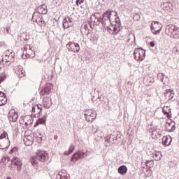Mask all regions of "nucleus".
Wrapping results in <instances>:
<instances>
[{
  "label": "nucleus",
  "mask_w": 179,
  "mask_h": 179,
  "mask_svg": "<svg viewBox=\"0 0 179 179\" xmlns=\"http://www.w3.org/2000/svg\"><path fill=\"white\" fill-rule=\"evenodd\" d=\"M25 146H31L34 141V134L31 129L26 130L23 138Z\"/></svg>",
  "instance_id": "f257e3e1"
},
{
  "label": "nucleus",
  "mask_w": 179,
  "mask_h": 179,
  "mask_svg": "<svg viewBox=\"0 0 179 179\" xmlns=\"http://www.w3.org/2000/svg\"><path fill=\"white\" fill-rule=\"evenodd\" d=\"M166 34L173 38H179V29L174 24H170L166 28Z\"/></svg>",
  "instance_id": "f03ea898"
},
{
  "label": "nucleus",
  "mask_w": 179,
  "mask_h": 179,
  "mask_svg": "<svg viewBox=\"0 0 179 179\" xmlns=\"http://www.w3.org/2000/svg\"><path fill=\"white\" fill-rule=\"evenodd\" d=\"M23 166V163L22 159L15 157L11 159V165H10V170H17V171H20L22 170V167Z\"/></svg>",
  "instance_id": "7ed1b4c3"
},
{
  "label": "nucleus",
  "mask_w": 179,
  "mask_h": 179,
  "mask_svg": "<svg viewBox=\"0 0 179 179\" xmlns=\"http://www.w3.org/2000/svg\"><path fill=\"white\" fill-rule=\"evenodd\" d=\"M36 155H37V159L39 162H47L50 158L48 152L45 150H37Z\"/></svg>",
  "instance_id": "20e7f679"
},
{
  "label": "nucleus",
  "mask_w": 179,
  "mask_h": 179,
  "mask_svg": "<svg viewBox=\"0 0 179 179\" xmlns=\"http://www.w3.org/2000/svg\"><path fill=\"white\" fill-rule=\"evenodd\" d=\"M134 59L137 61H143L145 58V50L143 48H136L134 52Z\"/></svg>",
  "instance_id": "39448f33"
},
{
  "label": "nucleus",
  "mask_w": 179,
  "mask_h": 179,
  "mask_svg": "<svg viewBox=\"0 0 179 179\" xmlns=\"http://www.w3.org/2000/svg\"><path fill=\"white\" fill-rule=\"evenodd\" d=\"M162 27L163 25L162 24V23L159 22V21H153L152 22L150 29L152 34H159Z\"/></svg>",
  "instance_id": "423d86ee"
},
{
  "label": "nucleus",
  "mask_w": 179,
  "mask_h": 179,
  "mask_svg": "<svg viewBox=\"0 0 179 179\" xmlns=\"http://www.w3.org/2000/svg\"><path fill=\"white\" fill-rule=\"evenodd\" d=\"M117 12L110 9L106 10V11L103 13V16L108 17L110 22H115L117 20Z\"/></svg>",
  "instance_id": "0eeeda50"
},
{
  "label": "nucleus",
  "mask_w": 179,
  "mask_h": 179,
  "mask_svg": "<svg viewBox=\"0 0 179 179\" xmlns=\"http://www.w3.org/2000/svg\"><path fill=\"white\" fill-rule=\"evenodd\" d=\"M43 106L41 104H35L32 106V113L36 117H40L42 115Z\"/></svg>",
  "instance_id": "6e6552de"
},
{
  "label": "nucleus",
  "mask_w": 179,
  "mask_h": 179,
  "mask_svg": "<svg viewBox=\"0 0 179 179\" xmlns=\"http://www.w3.org/2000/svg\"><path fill=\"white\" fill-rule=\"evenodd\" d=\"M66 47L69 51L73 52H78L80 49L79 43H73L72 41H69V43H67Z\"/></svg>",
  "instance_id": "1a4fd4ad"
},
{
  "label": "nucleus",
  "mask_w": 179,
  "mask_h": 179,
  "mask_svg": "<svg viewBox=\"0 0 179 179\" xmlns=\"http://www.w3.org/2000/svg\"><path fill=\"white\" fill-rule=\"evenodd\" d=\"M85 158V152H82V150H78L77 152H75V154L73 155V156L71 158V162H76L78 160H80V159Z\"/></svg>",
  "instance_id": "9d476101"
},
{
  "label": "nucleus",
  "mask_w": 179,
  "mask_h": 179,
  "mask_svg": "<svg viewBox=\"0 0 179 179\" xmlns=\"http://www.w3.org/2000/svg\"><path fill=\"white\" fill-rule=\"evenodd\" d=\"M8 120L12 122H15L18 120V113L15 110V109H10L9 111Z\"/></svg>",
  "instance_id": "9b49d317"
},
{
  "label": "nucleus",
  "mask_w": 179,
  "mask_h": 179,
  "mask_svg": "<svg viewBox=\"0 0 179 179\" xmlns=\"http://www.w3.org/2000/svg\"><path fill=\"white\" fill-rule=\"evenodd\" d=\"M85 117L87 122H92L96 117V113L94 110H92V109L90 110H86L85 113Z\"/></svg>",
  "instance_id": "f8f14e48"
},
{
  "label": "nucleus",
  "mask_w": 179,
  "mask_h": 179,
  "mask_svg": "<svg viewBox=\"0 0 179 179\" xmlns=\"http://www.w3.org/2000/svg\"><path fill=\"white\" fill-rule=\"evenodd\" d=\"M52 87V84L50 83H47L45 87H43V89H42V90L40 92V95L41 96H43L44 95L46 94H50V92H51V89Z\"/></svg>",
  "instance_id": "ddd939ff"
},
{
  "label": "nucleus",
  "mask_w": 179,
  "mask_h": 179,
  "mask_svg": "<svg viewBox=\"0 0 179 179\" xmlns=\"http://www.w3.org/2000/svg\"><path fill=\"white\" fill-rule=\"evenodd\" d=\"M29 162L31 163L32 166L35 168V169H39L40 165L38 163V159L37 158V155L30 157Z\"/></svg>",
  "instance_id": "4468645a"
},
{
  "label": "nucleus",
  "mask_w": 179,
  "mask_h": 179,
  "mask_svg": "<svg viewBox=\"0 0 179 179\" xmlns=\"http://www.w3.org/2000/svg\"><path fill=\"white\" fill-rule=\"evenodd\" d=\"M24 50H26V54L28 55L29 57L35 56L36 52L33 46H31L30 45H27L24 47Z\"/></svg>",
  "instance_id": "2eb2a0df"
},
{
  "label": "nucleus",
  "mask_w": 179,
  "mask_h": 179,
  "mask_svg": "<svg viewBox=\"0 0 179 179\" xmlns=\"http://www.w3.org/2000/svg\"><path fill=\"white\" fill-rule=\"evenodd\" d=\"M171 141L172 138L171 136H164L162 138V144L166 147L170 146Z\"/></svg>",
  "instance_id": "dca6fc26"
},
{
  "label": "nucleus",
  "mask_w": 179,
  "mask_h": 179,
  "mask_svg": "<svg viewBox=\"0 0 179 179\" xmlns=\"http://www.w3.org/2000/svg\"><path fill=\"white\" fill-rule=\"evenodd\" d=\"M102 26L109 32V34H113L115 33V27H113V25H110L108 27V25H107L106 22H102Z\"/></svg>",
  "instance_id": "f3484780"
},
{
  "label": "nucleus",
  "mask_w": 179,
  "mask_h": 179,
  "mask_svg": "<svg viewBox=\"0 0 179 179\" xmlns=\"http://www.w3.org/2000/svg\"><path fill=\"white\" fill-rule=\"evenodd\" d=\"M33 120H34L31 115H26L23 118V122L25 126H31Z\"/></svg>",
  "instance_id": "a211bd4d"
},
{
  "label": "nucleus",
  "mask_w": 179,
  "mask_h": 179,
  "mask_svg": "<svg viewBox=\"0 0 179 179\" xmlns=\"http://www.w3.org/2000/svg\"><path fill=\"white\" fill-rule=\"evenodd\" d=\"M8 102V98L4 92H0V106H5Z\"/></svg>",
  "instance_id": "6ab92c4d"
},
{
  "label": "nucleus",
  "mask_w": 179,
  "mask_h": 179,
  "mask_svg": "<svg viewBox=\"0 0 179 179\" xmlns=\"http://www.w3.org/2000/svg\"><path fill=\"white\" fill-rule=\"evenodd\" d=\"M9 147V143L7 138L0 139V149L5 150Z\"/></svg>",
  "instance_id": "aec40b11"
},
{
  "label": "nucleus",
  "mask_w": 179,
  "mask_h": 179,
  "mask_svg": "<svg viewBox=\"0 0 179 179\" xmlns=\"http://www.w3.org/2000/svg\"><path fill=\"white\" fill-rule=\"evenodd\" d=\"M163 113H164L166 117L168 118L172 117L171 109L170 108L169 106L163 107Z\"/></svg>",
  "instance_id": "412c9836"
},
{
  "label": "nucleus",
  "mask_w": 179,
  "mask_h": 179,
  "mask_svg": "<svg viewBox=\"0 0 179 179\" xmlns=\"http://www.w3.org/2000/svg\"><path fill=\"white\" fill-rule=\"evenodd\" d=\"M128 171V169L126 167L125 165H122L118 168V172L121 175H125L127 174V172Z\"/></svg>",
  "instance_id": "4be33fe9"
},
{
  "label": "nucleus",
  "mask_w": 179,
  "mask_h": 179,
  "mask_svg": "<svg viewBox=\"0 0 179 179\" xmlns=\"http://www.w3.org/2000/svg\"><path fill=\"white\" fill-rule=\"evenodd\" d=\"M165 128L168 131H173V129H176V127H174L172 122H166L165 125Z\"/></svg>",
  "instance_id": "5701e85b"
},
{
  "label": "nucleus",
  "mask_w": 179,
  "mask_h": 179,
  "mask_svg": "<svg viewBox=\"0 0 179 179\" xmlns=\"http://www.w3.org/2000/svg\"><path fill=\"white\" fill-rule=\"evenodd\" d=\"M73 151H75V145H71L69 146V150H66L64 152V155L68 156L69 155L72 154Z\"/></svg>",
  "instance_id": "b1692460"
},
{
  "label": "nucleus",
  "mask_w": 179,
  "mask_h": 179,
  "mask_svg": "<svg viewBox=\"0 0 179 179\" xmlns=\"http://www.w3.org/2000/svg\"><path fill=\"white\" fill-rule=\"evenodd\" d=\"M50 106V98L44 97L43 98V107L45 108H49Z\"/></svg>",
  "instance_id": "393cba45"
},
{
  "label": "nucleus",
  "mask_w": 179,
  "mask_h": 179,
  "mask_svg": "<svg viewBox=\"0 0 179 179\" xmlns=\"http://www.w3.org/2000/svg\"><path fill=\"white\" fill-rule=\"evenodd\" d=\"M17 74L20 78H22L26 76V72L24 70H23V69H18Z\"/></svg>",
  "instance_id": "a878e982"
},
{
  "label": "nucleus",
  "mask_w": 179,
  "mask_h": 179,
  "mask_svg": "<svg viewBox=\"0 0 179 179\" xmlns=\"http://www.w3.org/2000/svg\"><path fill=\"white\" fill-rule=\"evenodd\" d=\"M38 13L41 15H46L47 9L44 6H39L38 8Z\"/></svg>",
  "instance_id": "bb28decb"
},
{
  "label": "nucleus",
  "mask_w": 179,
  "mask_h": 179,
  "mask_svg": "<svg viewBox=\"0 0 179 179\" xmlns=\"http://www.w3.org/2000/svg\"><path fill=\"white\" fill-rule=\"evenodd\" d=\"M153 158L156 161H159L161 160L162 158V154L159 152H154L153 154Z\"/></svg>",
  "instance_id": "cd10ccee"
},
{
  "label": "nucleus",
  "mask_w": 179,
  "mask_h": 179,
  "mask_svg": "<svg viewBox=\"0 0 179 179\" xmlns=\"http://www.w3.org/2000/svg\"><path fill=\"white\" fill-rule=\"evenodd\" d=\"M45 124V120L44 118H39V120H37L36 122V124H34V127L39 126V124Z\"/></svg>",
  "instance_id": "c85d7f7f"
},
{
  "label": "nucleus",
  "mask_w": 179,
  "mask_h": 179,
  "mask_svg": "<svg viewBox=\"0 0 179 179\" xmlns=\"http://www.w3.org/2000/svg\"><path fill=\"white\" fill-rule=\"evenodd\" d=\"M10 61H11L10 56H8L7 55H6L2 59L3 64L10 62Z\"/></svg>",
  "instance_id": "c756f323"
},
{
  "label": "nucleus",
  "mask_w": 179,
  "mask_h": 179,
  "mask_svg": "<svg viewBox=\"0 0 179 179\" xmlns=\"http://www.w3.org/2000/svg\"><path fill=\"white\" fill-rule=\"evenodd\" d=\"M6 74L5 72L0 73V84L2 83L4 80H6Z\"/></svg>",
  "instance_id": "7c9ffc66"
},
{
  "label": "nucleus",
  "mask_w": 179,
  "mask_h": 179,
  "mask_svg": "<svg viewBox=\"0 0 179 179\" xmlns=\"http://www.w3.org/2000/svg\"><path fill=\"white\" fill-rule=\"evenodd\" d=\"M162 8L164 10H166V11L171 10V7L169 6V3H164Z\"/></svg>",
  "instance_id": "2f4dec72"
},
{
  "label": "nucleus",
  "mask_w": 179,
  "mask_h": 179,
  "mask_svg": "<svg viewBox=\"0 0 179 179\" xmlns=\"http://www.w3.org/2000/svg\"><path fill=\"white\" fill-rule=\"evenodd\" d=\"M63 25L64 27H65L66 29H68V27H70L69 24V21L67 20V18H66L64 21H63Z\"/></svg>",
  "instance_id": "473e14b6"
},
{
  "label": "nucleus",
  "mask_w": 179,
  "mask_h": 179,
  "mask_svg": "<svg viewBox=\"0 0 179 179\" xmlns=\"http://www.w3.org/2000/svg\"><path fill=\"white\" fill-rule=\"evenodd\" d=\"M6 136H8L7 132H6V131L1 132L0 139H5V138H6Z\"/></svg>",
  "instance_id": "72a5a7b5"
},
{
  "label": "nucleus",
  "mask_w": 179,
  "mask_h": 179,
  "mask_svg": "<svg viewBox=\"0 0 179 179\" xmlns=\"http://www.w3.org/2000/svg\"><path fill=\"white\" fill-rule=\"evenodd\" d=\"M84 0H76V5L79 6L80 4L83 3Z\"/></svg>",
  "instance_id": "f704fd0d"
},
{
  "label": "nucleus",
  "mask_w": 179,
  "mask_h": 179,
  "mask_svg": "<svg viewBox=\"0 0 179 179\" xmlns=\"http://www.w3.org/2000/svg\"><path fill=\"white\" fill-rule=\"evenodd\" d=\"M61 179H70V177L67 175H65L64 176H61Z\"/></svg>",
  "instance_id": "c9c22d12"
},
{
  "label": "nucleus",
  "mask_w": 179,
  "mask_h": 179,
  "mask_svg": "<svg viewBox=\"0 0 179 179\" xmlns=\"http://www.w3.org/2000/svg\"><path fill=\"white\" fill-rule=\"evenodd\" d=\"M149 164H151L152 166L153 165V162L152 161L147 162H146V166H149Z\"/></svg>",
  "instance_id": "e433bc0d"
},
{
  "label": "nucleus",
  "mask_w": 179,
  "mask_h": 179,
  "mask_svg": "<svg viewBox=\"0 0 179 179\" xmlns=\"http://www.w3.org/2000/svg\"><path fill=\"white\" fill-rule=\"evenodd\" d=\"M150 47H152V48L155 47V41H150Z\"/></svg>",
  "instance_id": "4c0bfd02"
},
{
  "label": "nucleus",
  "mask_w": 179,
  "mask_h": 179,
  "mask_svg": "<svg viewBox=\"0 0 179 179\" xmlns=\"http://www.w3.org/2000/svg\"><path fill=\"white\" fill-rule=\"evenodd\" d=\"M10 153H13V148L10 150Z\"/></svg>",
  "instance_id": "58836bf2"
},
{
  "label": "nucleus",
  "mask_w": 179,
  "mask_h": 179,
  "mask_svg": "<svg viewBox=\"0 0 179 179\" xmlns=\"http://www.w3.org/2000/svg\"><path fill=\"white\" fill-rule=\"evenodd\" d=\"M136 16H137L138 17H139V15H135V16H134V18L135 19V17H136Z\"/></svg>",
  "instance_id": "ea45409f"
},
{
  "label": "nucleus",
  "mask_w": 179,
  "mask_h": 179,
  "mask_svg": "<svg viewBox=\"0 0 179 179\" xmlns=\"http://www.w3.org/2000/svg\"><path fill=\"white\" fill-rule=\"evenodd\" d=\"M169 91H170L171 92H172L173 90H171V89H169Z\"/></svg>",
  "instance_id": "a19ab883"
},
{
  "label": "nucleus",
  "mask_w": 179,
  "mask_h": 179,
  "mask_svg": "<svg viewBox=\"0 0 179 179\" xmlns=\"http://www.w3.org/2000/svg\"><path fill=\"white\" fill-rule=\"evenodd\" d=\"M6 179H11V178L10 177H7Z\"/></svg>",
  "instance_id": "79ce46f5"
},
{
  "label": "nucleus",
  "mask_w": 179,
  "mask_h": 179,
  "mask_svg": "<svg viewBox=\"0 0 179 179\" xmlns=\"http://www.w3.org/2000/svg\"><path fill=\"white\" fill-rule=\"evenodd\" d=\"M0 139H1V132H0Z\"/></svg>",
  "instance_id": "37998d69"
}]
</instances>
